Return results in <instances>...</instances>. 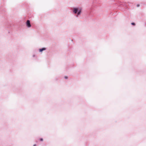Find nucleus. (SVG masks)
<instances>
[{
    "label": "nucleus",
    "instance_id": "nucleus-4",
    "mask_svg": "<svg viewBox=\"0 0 146 146\" xmlns=\"http://www.w3.org/2000/svg\"><path fill=\"white\" fill-rule=\"evenodd\" d=\"M81 10L79 11L78 13V15H79V14H80L81 13Z\"/></svg>",
    "mask_w": 146,
    "mask_h": 146
},
{
    "label": "nucleus",
    "instance_id": "nucleus-8",
    "mask_svg": "<svg viewBox=\"0 0 146 146\" xmlns=\"http://www.w3.org/2000/svg\"><path fill=\"white\" fill-rule=\"evenodd\" d=\"M65 79H67L68 78V77L67 76H65Z\"/></svg>",
    "mask_w": 146,
    "mask_h": 146
},
{
    "label": "nucleus",
    "instance_id": "nucleus-5",
    "mask_svg": "<svg viewBox=\"0 0 146 146\" xmlns=\"http://www.w3.org/2000/svg\"><path fill=\"white\" fill-rule=\"evenodd\" d=\"M131 25H135V23H131Z\"/></svg>",
    "mask_w": 146,
    "mask_h": 146
},
{
    "label": "nucleus",
    "instance_id": "nucleus-1",
    "mask_svg": "<svg viewBox=\"0 0 146 146\" xmlns=\"http://www.w3.org/2000/svg\"><path fill=\"white\" fill-rule=\"evenodd\" d=\"M27 26L28 27H31V25L30 23V21L29 20H28L27 22Z\"/></svg>",
    "mask_w": 146,
    "mask_h": 146
},
{
    "label": "nucleus",
    "instance_id": "nucleus-7",
    "mask_svg": "<svg viewBox=\"0 0 146 146\" xmlns=\"http://www.w3.org/2000/svg\"><path fill=\"white\" fill-rule=\"evenodd\" d=\"M137 7H139L140 6V5L139 4H137Z\"/></svg>",
    "mask_w": 146,
    "mask_h": 146
},
{
    "label": "nucleus",
    "instance_id": "nucleus-2",
    "mask_svg": "<svg viewBox=\"0 0 146 146\" xmlns=\"http://www.w3.org/2000/svg\"><path fill=\"white\" fill-rule=\"evenodd\" d=\"M78 11V9L76 8H74L73 9V12H74L75 13H77Z\"/></svg>",
    "mask_w": 146,
    "mask_h": 146
},
{
    "label": "nucleus",
    "instance_id": "nucleus-3",
    "mask_svg": "<svg viewBox=\"0 0 146 146\" xmlns=\"http://www.w3.org/2000/svg\"><path fill=\"white\" fill-rule=\"evenodd\" d=\"M46 50V48H42L40 49L39 50V51L40 52H42L44 50Z\"/></svg>",
    "mask_w": 146,
    "mask_h": 146
},
{
    "label": "nucleus",
    "instance_id": "nucleus-9",
    "mask_svg": "<svg viewBox=\"0 0 146 146\" xmlns=\"http://www.w3.org/2000/svg\"><path fill=\"white\" fill-rule=\"evenodd\" d=\"M33 146H36V144H35L33 145Z\"/></svg>",
    "mask_w": 146,
    "mask_h": 146
},
{
    "label": "nucleus",
    "instance_id": "nucleus-6",
    "mask_svg": "<svg viewBox=\"0 0 146 146\" xmlns=\"http://www.w3.org/2000/svg\"><path fill=\"white\" fill-rule=\"evenodd\" d=\"M40 141H43V139H42V138H40Z\"/></svg>",
    "mask_w": 146,
    "mask_h": 146
}]
</instances>
